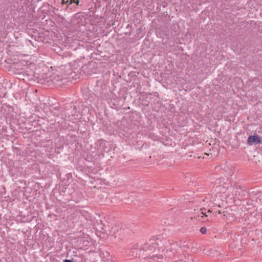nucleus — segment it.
<instances>
[{
	"label": "nucleus",
	"instance_id": "f3484780",
	"mask_svg": "<svg viewBox=\"0 0 262 262\" xmlns=\"http://www.w3.org/2000/svg\"><path fill=\"white\" fill-rule=\"evenodd\" d=\"M205 210V208L201 209V210Z\"/></svg>",
	"mask_w": 262,
	"mask_h": 262
},
{
	"label": "nucleus",
	"instance_id": "f257e3e1",
	"mask_svg": "<svg viewBox=\"0 0 262 262\" xmlns=\"http://www.w3.org/2000/svg\"><path fill=\"white\" fill-rule=\"evenodd\" d=\"M142 250L152 251V257L148 258L149 262H163V244L162 239L154 237L145 243L142 247Z\"/></svg>",
	"mask_w": 262,
	"mask_h": 262
},
{
	"label": "nucleus",
	"instance_id": "9b49d317",
	"mask_svg": "<svg viewBox=\"0 0 262 262\" xmlns=\"http://www.w3.org/2000/svg\"><path fill=\"white\" fill-rule=\"evenodd\" d=\"M218 212V213L219 214H221V213H223L224 214V216H226V214H227V212L226 211H224L223 212H221V210H217V211Z\"/></svg>",
	"mask_w": 262,
	"mask_h": 262
},
{
	"label": "nucleus",
	"instance_id": "1a4fd4ad",
	"mask_svg": "<svg viewBox=\"0 0 262 262\" xmlns=\"http://www.w3.org/2000/svg\"><path fill=\"white\" fill-rule=\"evenodd\" d=\"M200 232L202 233V234H205L207 232V229L206 227H202L201 229H200Z\"/></svg>",
	"mask_w": 262,
	"mask_h": 262
},
{
	"label": "nucleus",
	"instance_id": "4468645a",
	"mask_svg": "<svg viewBox=\"0 0 262 262\" xmlns=\"http://www.w3.org/2000/svg\"><path fill=\"white\" fill-rule=\"evenodd\" d=\"M237 194H240V192H239V191H238V190H236V191H235V195H237Z\"/></svg>",
	"mask_w": 262,
	"mask_h": 262
},
{
	"label": "nucleus",
	"instance_id": "20e7f679",
	"mask_svg": "<svg viewBox=\"0 0 262 262\" xmlns=\"http://www.w3.org/2000/svg\"><path fill=\"white\" fill-rule=\"evenodd\" d=\"M21 63L20 62H16L14 63L11 65V68L15 70L16 71H21L23 70V67Z\"/></svg>",
	"mask_w": 262,
	"mask_h": 262
},
{
	"label": "nucleus",
	"instance_id": "6e6552de",
	"mask_svg": "<svg viewBox=\"0 0 262 262\" xmlns=\"http://www.w3.org/2000/svg\"><path fill=\"white\" fill-rule=\"evenodd\" d=\"M205 216L207 217V215L206 214V213H204L203 211H202V212H201L200 214L198 215V217H201V220L202 221L203 220V218H204Z\"/></svg>",
	"mask_w": 262,
	"mask_h": 262
},
{
	"label": "nucleus",
	"instance_id": "2eb2a0df",
	"mask_svg": "<svg viewBox=\"0 0 262 262\" xmlns=\"http://www.w3.org/2000/svg\"><path fill=\"white\" fill-rule=\"evenodd\" d=\"M156 33L158 34L159 33V30L158 29H156Z\"/></svg>",
	"mask_w": 262,
	"mask_h": 262
},
{
	"label": "nucleus",
	"instance_id": "dca6fc26",
	"mask_svg": "<svg viewBox=\"0 0 262 262\" xmlns=\"http://www.w3.org/2000/svg\"><path fill=\"white\" fill-rule=\"evenodd\" d=\"M217 207H219V208H220V207H221V205H220V204H219V205H217Z\"/></svg>",
	"mask_w": 262,
	"mask_h": 262
},
{
	"label": "nucleus",
	"instance_id": "f03ea898",
	"mask_svg": "<svg viewBox=\"0 0 262 262\" xmlns=\"http://www.w3.org/2000/svg\"><path fill=\"white\" fill-rule=\"evenodd\" d=\"M247 143L249 145H252L253 143L254 144H260L261 143V138L256 134L253 136H250L248 138Z\"/></svg>",
	"mask_w": 262,
	"mask_h": 262
},
{
	"label": "nucleus",
	"instance_id": "ddd939ff",
	"mask_svg": "<svg viewBox=\"0 0 262 262\" xmlns=\"http://www.w3.org/2000/svg\"><path fill=\"white\" fill-rule=\"evenodd\" d=\"M63 262H73V260L70 259H65Z\"/></svg>",
	"mask_w": 262,
	"mask_h": 262
},
{
	"label": "nucleus",
	"instance_id": "0eeeda50",
	"mask_svg": "<svg viewBox=\"0 0 262 262\" xmlns=\"http://www.w3.org/2000/svg\"><path fill=\"white\" fill-rule=\"evenodd\" d=\"M138 251H139L141 252V249H140L139 250H138L137 249H132V250L131 251L132 255V256H137V253H138Z\"/></svg>",
	"mask_w": 262,
	"mask_h": 262
},
{
	"label": "nucleus",
	"instance_id": "9d476101",
	"mask_svg": "<svg viewBox=\"0 0 262 262\" xmlns=\"http://www.w3.org/2000/svg\"><path fill=\"white\" fill-rule=\"evenodd\" d=\"M217 253V251H214V250H210V251L209 252V253L208 254V255H210L211 256H215V253Z\"/></svg>",
	"mask_w": 262,
	"mask_h": 262
},
{
	"label": "nucleus",
	"instance_id": "f8f14e48",
	"mask_svg": "<svg viewBox=\"0 0 262 262\" xmlns=\"http://www.w3.org/2000/svg\"><path fill=\"white\" fill-rule=\"evenodd\" d=\"M71 2H74L76 6L79 5V0H72Z\"/></svg>",
	"mask_w": 262,
	"mask_h": 262
},
{
	"label": "nucleus",
	"instance_id": "39448f33",
	"mask_svg": "<svg viewBox=\"0 0 262 262\" xmlns=\"http://www.w3.org/2000/svg\"><path fill=\"white\" fill-rule=\"evenodd\" d=\"M56 77L58 79L59 78V76L56 75L55 74H53L50 77V80L52 81L53 83L56 84L57 81L59 80V79H58V80L56 79Z\"/></svg>",
	"mask_w": 262,
	"mask_h": 262
},
{
	"label": "nucleus",
	"instance_id": "7ed1b4c3",
	"mask_svg": "<svg viewBox=\"0 0 262 262\" xmlns=\"http://www.w3.org/2000/svg\"><path fill=\"white\" fill-rule=\"evenodd\" d=\"M172 244H171V243H169V245H167L166 246V253H167L166 257H168L169 258H172V257L174 254V252H173L174 249L173 247H172ZM173 245H174L173 244Z\"/></svg>",
	"mask_w": 262,
	"mask_h": 262
},
{
	"label": "nucleus",
	"instance_id": "423d86ee",
	"mask_svg": "<svg viewBox=\"0 0 262 262\" xmlns=\"http://www.w3.org/2000/svg\"><path fill=\"white\" fill-rule=\"evenodd\" d=\"M72 0H67L66 1L65 0H62L61 4L62 5L67 4L68 5V6H69L70 5L72 4L73 3H74V2H71Z\"/></svg>",
	"mask_w": 262,
	"mask_h": 262
}]
</instances>
